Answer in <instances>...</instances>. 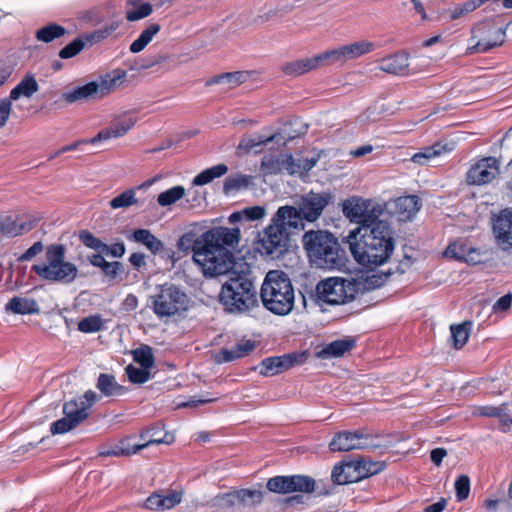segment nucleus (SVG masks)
<instances>
[{
    "mask_svg": "<svg viewBox=\"0 0 512 512\" xmlns=\"http://www.w3.org/2000/svg\"><path fill=\"white\" fill-rule=\"evenodd\" d=\"M495 243L504 252L512 253V210L504 209L492 219Z\"/></svg>",
    "mask_w": 512,
    "mask_h": 512,
    "instance_id": "obj_17",
    "label": "nucleus"
},
{
    "mask_svg": "<svg viewBox=\"0 0 512 512\" xmlns=\"http://www.w3.org/2000/svg\"><path fill=\"white\" fill-rule=\"evenodd\" d=\"M322 66H324L322 58L321 55L318 54L310 58H303L287 62L282 65L281 70L285 75L288 76H300Z\"/></svg>",
    "mask_w": 512,
    "mask_h": 512,
    "instance_id": "obj_25",
    "label": "nucleus"
},
{
    "mask_svg": "<svg viewBox=\"0 0 512 512\" xmlns=\"http://www.w3.org/2000/svg\"><path fill=\"white\" fill-rule=\"evenodd\" d=\"M355 345L352 339H339L329 343L323 348L320 355L322 357H340L350 351Z\"/></svg>",
    "mask_w": 512,
    "mask_h": 512,
    "instance_id": "obj_41",
    "label": "nucleus"
},
{
    "mask_svg": "<svg viewBox=\"0 0 512 512\" xmlns=\"http://www.w3.org/2000/svg\"><path fill=\"white\" fill-rule=\"evenodd\" d=\"M318 161L319 155L313 156L311 158H294L291 154H289L287 172L291 175L309 172L316 166Z\"/></svg>",
    "mask_w": 512,
    "mask_h": 512,
    "instance_id": "obj_36",
    "label": "nucleus"
},
{
    "mask_svg": "<svg viewBox=\"0 0 512 512\" xmlns=\"http://www.w3.org/2000/svg\"><path fill=\"white\" fill-rule=\"evenodd\" d=\"M318 302L328 305H341L350 302L355 296V284L343 278L331 277L316 285Z\"/></svg>",
    "mask_w": 512,
    "mask_h": 512,
    "instance_id": "obj_12",
    "label": "nucleus"
},
{
    "mask_svg": "<svg viewBox=\"0 0 512 512\" xmlns=\"http://www.w3.org/2000/svg\"><path fill=\"white\" fill-rule=\"evenodd\" d=\"M103 326V319L100 315H91L78 323V330L83 333H95L102 330Z\"/></svg>",
    "mask_w": 512,
    "mask_h": 512,
    "instance_id": "obj_49",
    "label": "nucleus"
},
{
    "mask_svg": "<svg viewBox=\"0 0 512 512\" xmlns=\"http://www.w3.org/2000/svg\"><path fill=\"white\" fill-rule=\"evenodd\" d=\"M125 371L129 381L134 384H143L151 378L150 370L144 367H136L130 364Z\"/></svg>",
    "mask_w": 512,
    "mask_h": 512,
    "instance_id": "obj_50",
    "label": "nucleus"
},
{
    "mask_svg": "<svg viewBox=\"0 0 512 512\" xmlns=\"http://www.w3.org/2000/svg\"><path fill=\"white\" fill-rule=\"evenodd\" d=\"M96 386L103 395L109 397L125 393V388L116 382L114 376L109 374H100Z\"/></svg>",
    "mask_w": 512,
    "mask_h": 512,
    "instance_id": "obj_38",
    "label": "nucleus"
},
{
    "mask_svg": "<svg viewBox=\"0 0 512 512\" xmlns=\"http://www.w3.org/2000/svg\"><path fill=\"white\" fill-rule=\"evenodd\" d=\"M44 250V245L41 241L35 242L31 247H29L23 254H21L17 260L19 262H28L31 261L35 256L40 254Z\"/></svg>",
    "mask_w": 512,
    "mask_h": 512,
    "instance_id": "obj_59",
    "label": "nucleus"
},
{
    "mask_svg": "<svg viewBox=\"0 0 512 512\" xmlns=\"http://www.w3.org/2000/svg\"><path fill=\"white\" fill-rule=\"evenodd\" d=\"M216 276H225L219 294L220 303L230 313L243 314L258 306V293L247 262L234 261L229 251V265L227 271L217 273Z\"/></svg>",
    "mask_w": 512,
    "mask_h": 512,
    "instance_id": "obj_3",
    "label": "nucleus"
},
{
    "mask_svg": "<svg viewBox=\"0 0 512 512\" xmlns=\"http://www.w3.org/2000/svg\"><path fill=\"white\" fill-rule=\"evenodd\" d=\"M239 505L254 507L263 500V492L258 489H239L237 490Z\"/></svg>",
    "mask_w": 512,
    "mask_h": 512,
    "instance_id": "obj_47",
    "label": "nucleus"
},
{
    "mask_svg": "<svg viewBox=\"0 0 512 512\" xmlns=\"http://www.w3.org/2000/svg\"><path fill=\"white\" fill-rule=\"evenodd\" d=\"M383 206L373 200L351 197L343 201L342 212L350 220L363 227L380 221Z\"/></svg>",
    "mask_w": 512,
    "mask_h": 512,
    "instance_id": "obj_11",
    "label": "nucleus"
},
{
    "mask_svg": "<svg viewBox=\"0 0 512 512\" xmlns=\"http://www.w3.org/2000/svg\"><path fill=\"white\" fill-rule=\"evenodd\" d=\"M151 309L158 319H171L180 317L189 308V297L183 289L172 283H165L158 287L150 296Z\"/></svg>",
    "mask_w": 512,
    "mask_h": 512,
    "instance_id": "obj_7",
    "label": "nucleus"
},
{
    "mask_svg": "<svg viewBox=\"0 0 512 512\" xmlns=\"http://www.w3.org/2000/svg\"><path fill=\"white\" fill-rule=\"evenodd\" d=\"M379 69L385 73L405 76L410 74L408 55L405 52H397L380 60Z\"/></svg>",
    "mask_w": 512,
    "mask_h": 512,
    "instance_id": "obj_24",
    "label": "nucleus"
},
{
    "mask_svg": "<svg viewBox=\"0 0 512 512\" xmlns=\"http://www.w3.org/2000/svg\"><path fill=\"white\" fill-rule=\"evenodd\" d=\"M119 27V22H111L110 24L93 31L90 35L87 36V40L91 42H100L111 36L115 31L118 30Z\"/></svg>",
    "mask_w": 512,
    "mask_h": 512,
    "instance_id": "obj_54",
    "label": "nucleus"
},
{
    "mask_svg": "<svg viewBox=\"0 0 512 512\" xmlns=\"http://www.w3.org/2000/svg\"><path fill=\"white\" fill-rule=\"evenodd\" d=\"M228 172V166L226 164H217L210 168H207L197 174L192 184L195 186H203L212 182L216 178H220Z\"/></svg>",
    "mask_w": 512,
    "mask_h": 512,
    "instance_id": "obj_37",
    "label": "nucleus"
},
{
    "mask_svg": "<svg viewBox=\"0 0 512 512\" xmlns=\"http://www.w3.org/2000/svg\"><path fill=\"white\" fill-rule=\"evenodd\" d=\"M186 190L183 186H173L157 196V203L161 207H169L185 196Z\"/></svg>",
    "mask_w": 512,
    "mask_h": 512,
    "instance_id": "obj_43",
    "label": "nucleus"
},
{
    "mask_svg": "<svg viewBox=\"0 0 512 512\" xmlns=\"http://www.w3.org/2000/svg\"><path fill=\"white\" fill-rule=\"evenodd\" d=\"M473 38H478L475 45L469 48L470 52L486 53L494 47L504 43L505 30L494 21L479 23L473 30Z\"/></svg>",
    "mask_w": 512,
    "mask_h": 512,
    "instance_id": "obj_15",
    "label": "nucleus"
},
{
    "mask_svg": "<svg viewBox=\"0 0 512 512\" xmlns=\"http://www.w3.org/2000/svg\"><path fill=\"white\" fill-rule=\"evenodd\" d=\"M136 119L132 116H123L115 120L109 127L102 129L96 136L90 138L88 142L96 144L101 141H107L112 138H120L124 136L130 129L134 127Z\"/></svg>",
    "mask_w": 512,
    "mask_h": 512,
    "instance_id": "obj_22",
    "label": "nucleus"
},
{
    "mask_svg": "<svg viewBox=\"0 0 512 512\" xmlns=\"http://www.w3.org/2000/svg\"><path fill=\"white\" fill-rule=\"evenodd\" d=\"M239 239V228L214 227L196 239L192 233L182 235L177 246L184 252L191 249L193 260L203 274L213 277L217 273L227 271L229 265L227 247L236 245Z\"/></svg>",
    "mask_w": 512,
    "mask_h": 512,
    "instance_id": "obj_1",
    "label": "nucleus"
},
{
    "mask_svg": "<svg viewBox=\"0 0 512 512\" xmlns=\"http://www.w3.org/2000/svg\"><path fill=\"white\" fill-rule=\"evenodd\" d=\"M344 242L355 261L366 267L387 263L395 249L394 231L385 220L350 230Z\"/></svg>",
    "mask_w": 512,
    "mask_h": 512,
    "instance_id": "obj_2",
    "label": "nucleus"
},
{
    "mask_svg": "<svg viewBox=\"0 0 512 512\" xmlns=\"http://www.w3.org/2000/svg\"><path fill=\"white\" fill-rule=\"evenodd\" d=\"M127 5L130 6L126 11V19L129 22L144 19L153 12L152 5L142 0H127Z\"/></svg>",
    "mask_w": 512,
    "mask_h": 512,
    "instance_id": "obj_35",
    "label": "nucleus"
},
{
    "mask_svg": "<svg viewBox=\"0 0 512 512\" xmlns=\"http://www.w3.org/2000/svg\"><path fill=\"white\" fill-rule=\"evenodd\" d=\"M472 322H464L457 325H451V336L453 340V346L456 349L462 348L469 339Z\"/></svg>",
    "mask_w": 512,
    "mask_h": 512,
    "instance_id": "obj_44",
    "label": "nucleus"
},
{
    "mask_svg": "<svg viewBox=\"0 0 512 512\" xmlns=\"http://www.w3.org/2000/svg\"><path fill=\"white\" fill-rule=\"evenodd\" d=\"M266 487L270 492L277 494H289L288 476H274L268 479Z\"/></svg>",
    "mask_w": 512,
    "mask_h": 512,
    "instance_id": "obj_51",
    "label": "nucleus"
},
{
    "mask_svg": "<svg viewBox=\"0 0 512 512\" xmlns=\"http://www.w3.org/2000/svg\"><path fill=\"white\" fill-rule=\"evenodd\" d=\"M182 500V493L171 491L167 494L153 493L145 501V507L150 510L164 511L172 509Z\"/></svg>",
    "mask_w": 512,
    "mask_h": 512,
    "instance_id": "obj_26",
    "label": "nucleus"
},
{
    "mask_svg": "<svg viewBox=\"0 0 512 512\" xmlns=\"http://www.w3.org/2000/svg\"><path fill=\"white\" fill-rule=\"evenodd\" d=\"M244 219L249 221L261 220L266 215V210L262 206H252L243 209Z\"/></svg>",
    "mask_w": 512,
    "mask_h": 512,
    "instance_id": "obj_60",
    "label": "nucleus"
},
{
    "mask_svg": "<svg viewBox=\"0 0 512 512\" xmlns=\"http://www.w3.org/2000/svg\"><path fill=\"white\" fill-rule=\"evenodd\" d=\"M126 248L123 242H117L112 245H107L103 247L102 253L112 257H122L125 254Z\"/></svg>",
    "mask_w": 512,
    "mask_h": 512,
    "instance_id": "obj_62",
    "label": "nucleus"
},
{
    "mask_svg": "<svg viewBox=\"0 0 512 512\" xmlns=\"http://www.w3.org/2000/svg\"><path fill=\"white\" fill-rule=\"evenodd\" d=\"M277 135H272L270 137H264V136H257V137H250V138H244L240 141L238 148L245 149V150H251L252 148L259 146V145H265L270 142H273L276 139Z\"/></svg>",
    "mask_w": 512,
    "mask_h": 512,
    "instance_id": "obj_56",
    "label": "nucleus"
},
{
    "mask_svg": "<svg viewBox=\"0 0 512 512\" xmlns=\"http://www.w3.org/2000/svg\"><path fill=\"white\" fill-rule=\"evenodd\" d=\"M289 242L287 230L271 220V223L258 233L255 251L265 259L277 260L288 251Z\"/></svg>",
    "mask_w": 512,
    "mask_h": 512,
    "instance_id": "obj_9",
    "label": "nucleus"
},
{
    "mask_svg": "<svg viewBox=\"0 0 512 512\" xmlns=\"http://www.w3.org/2000/svg\"><path fill=\"white\" fill-rule=\"evenodd\" d=\"M5 309L14 314L31 315L38 314L40 309L34 299L14 296L6 304Z\"/></svg>",
    "mask_w": 512,
    "mask_h": 512,
    "instance_id": "obj_31",
    "label": "nucleus"
},
{
    "mask_svg": "<svg viewBox=\"0 0 512 512\" xmlns=\"http://www.w3.org/2000/svg\"><path fill=\"white\" fill-rule=\"evenodd\" d=\"M255 349V342L252 340H242L232 346L221 350V360L231 362L233 360L247 356Z\"/></svg>",
    "mask_w": 512,
    "mask_h": 512,
    "instance_id": "obj_33",
    "label": "nucleus"
},
{
    "mask_svg": "<svg viewBox=\"0 0 512 512\" xmlns=\"http://www.w3.org/2000/svg\"><path fill=\"white\" fill-rule=\"evenodd\" d=\"M39 90V85L33 74H26L20 82L10 91L9 97L1 100H8L12 109V102L19 100L21 97L31 98Z\"/></svg>",
    "mask_w": 512,
    "mask_h": 512,
    "instance_id": "obj_28",
    "label": "nucleus"
},
{
    "mask_svg": "<svg viewBox=\"0 0 512 512\" xmlns=\"http://www.w3.org/2000/svg\"><path fill=\"white\" fill-rule=\"evenodd\" d=\"M500 163L495 157H485L471 166L466 180L471 185H485L499 174Z\"/></svg>",
    "mask_w": 512,
    "mask_h": 512,
    "instance_id": "obj_18",
    "label": "nucleus"
},
{
    "mask_svg": "<svg viewBox=\"0 0 512 512\" xmlns=\"http://www.w3.org/2000/svg\"><path fill=\"white\" fill-rule=\"evenodd\" d=\"M252 183V176L245 174H236L228 176L223 184V192L230 195L233 192L247 189Z\"/></svg>",
    "mask_w": 512,
    "mask_h": 512,
    "instance_id": "obj_40",
    "label": "nucleus"
},
{
    "mask_svg": "<svg viewBox=\"0 0 512 512\" xmlns=\"http://www.w3.org/2000/svg\"><path fill=\"white\" fill-rule=\"evenodd\" d=\"M126 71L122 69L113 70L100 81H93L63 94L68 103L87 98H102L114 89L125 79Z\"/></svg>",
    "mask_w": 512,
    "mask_h": 512,
    "instance_id": "obj_10",
    "label": "nucleus"
},
{
    "mask_svg": "<svg viewBox=\"0 0 512 512\" xmlns=\"http://www.w3.org/2000/svg\"><path fill=\"white\" fill-rule=\"evenodd\" d=\"M217 500H218L219 505H221L222 507H225V508H231L235 505H239L237 490L228 492V493H224V494L218 496Z\"/></svg>",
    "mask_w": 512,
    "mask_h": 512,
    "instance_id": "obj_61",
    "label": "nucleus"
},
{
    "mask_svg": "<svg viewBox=\"0 0 512 512\" xmlns=\"http://www.w3.org/2000/svg\"><path fill=\"white\" fill-rule=\"evenodd\" d=\"M456 499L458 502H462L469 497L470 494V479L467 475L459 476L454 484Z\"/></svg>",
    "mask_w": 512,
    "mask_h": 512,
    "instance_id": "obj_55",
    "label": "nucleus"
},
{
    "mask_svg": "<svg viewBox=\"0 0 512 512\" xmlns=\"http://www.w3.org/2000/svg\"><path fill=\"white\" fill-rule=\"evenodd\" d=\"M488 1L489 0H468L464 3L456 5L452 9H449L447 13L449 14L450 20H456L473 12Z\"/></svg>",
    "mask_w": 512,
    "mask_h": 512,
    "instance_id": "obj_45",
    "label": "nucleus"
},
{
    "mask_svg": "<svg viewBox=\"0 0 512 512\" xmlns=\"http://www.w3.org/2000/svg\"><path fill=\"white\" fill-rule=\"evenodd\" d=\"M288 155L282 153H271L264 155L261 161L260 170L264 176L280 174L287 171Z\"/></svg>",
    "mask_w": 512,
    "mask_h": 512,
    "instance_id": "obj_30",
    "label": "nucleus"
},
{
    "mask_svg": "<svg viewBox=\"0 0 512 512\" xmlns=\"http://www.w3.org/2000/svg\"><path fill=\"white\" fill-rule=\"evenodd\" d=\"M290 493L302 492L313 493L316 488V482L313 478L306 475H288Z\"/></svg>",
    "mask_w": 512,
    "mask_h": 512,
    "instance_id": "obj_39",
    "label": "nucleus"
},
{
    "mask_svg": "<svg viewBox=\"0 0 512 512\" xmlns=\"http://www.w3.org/2000/svg\"><path fill=\"white\" fill-rule=\"evenodd\" d=\"M138 203L136 188H130L114 197L109 205L112 209L128 208Z\"/></svg>",
    "mask_w": 512,
    "mask_h": 512,
    "instance_id": "obj_46",
    "label": "nucleus"
},
{
    "mask_svg": "<svg viewBox=\"0 0 512 512\" xmlns=\"http://www.w3.org/2000/svg\"><path fill=\"white\" fill-rule=\"evenodd\" d=\"M66 34V29L56 23H50L36 31L35 37L38 41L50 43Z\"/></svg>",
    "mask_w": 512,
    "mask_h": 512,
    "instance_id": "obj_42",
    "label": "nucleus"
},
{
    "mask_svg": "<svg viewBox=\"0 0 512 512\" xmlns=\"http://www.w3.org/2000/svg\"><path fill=\"white\" fill-rule=\"evenodd\" d=\"M79 239L86 247L96 250L100 253H102L103 247H106V244L104 242L95 237L89 231L80 232Z\"/></svg>",
    "mask_w": 512,
    "mask_h": 512,
    "instance_id": "obj_57",
    "label": "nucleus"
},
{
    "mask_svg": "<svg viewBox=\"0 0 512 512\" xmlns=\"http://www.w3.org/2000/svg\"><path fill=\"white\" fill-rule=\"evenodd\" d=\"M160 30L161 26L158 23H150L130 44L129 51L134 54L143 51Z\"/></svg>",
    "mask_w": 512,
    "mask_h": 512,
    "instance_id": "obj_34",
    "label": "nucleus"
},
{
    "mask_svg": "<svg viewBox=\"0 0 512 512\" xmlns=\"http://www.w3.org/2000/svg\"><path fill=\"white\" fill-rule=\"evenodd\" d=\"M512 304V293H508L502 297H500L495 304L493 305V311H506L510 308Z\"/></svg>",
    "mask_w": 512,
    "mask_h": 512,
    "instance_id": "obj_64",
    "label": "nucleus"
},
{
    "mask_svg": "<svg viewBox=\"0 0 512 512\" xmlns=\"http://www.w3.org/2000/svg\"><path fill=\"white\" fill-rule=\"evenodd\" d=\"M244 75L241 72L225 73L215 76L206 82L207 86L216 85L222 82H227L230 87H235L243 81Z\"/></svg>",
    "mask_w": 512,
    "mask_h": 512,
    "instance_id": "obj_52",
    "label": "nucleus"
},
{
    "mask_svg": "<svg viewBox=\"0 0 512 512\" xmlns=\"http://www.w3.org/2000/svg\"><path fill=\"white\" fill-rule=\"evenodd\" d=\"M302 362V355L298 353L267 357L260 362L259 372L263 376H274L294 367L295 365L301 364Z\"/></svg>",
    "mask_w": 512,
    "mask_h": 512,
    "instance_id": "obj_20",
    "label": "nucleus"
},
{
    "mask_svg": "<svg viewBox=\"0 0 512 512\" xmlns=\"http://www.w3.org/2000/svg\"><path fill=\"white\" fill-rule=\"evenodd\" d=\"M482 256L483 255L479 249L470 246L463 261L472 265H476L482 262Z\"/></svg>",
    "mask_w": 512,
    "mask_h": 512,
    "instance_id": "obj_63",
    "label": "nucleus"
},
{
    "mask_svg": "<svg viewBox=\"0 0 512 512\" xmlns=\"http://www.w3.org/2000/svg\"><path fill=\"white\" fill-rule=\"evenodd\" d=\"M303 244L311 260L321 268L334 269L342 264V251L331 233L306 232L303 236Z\"/></svg>",
    "mask_w": 512,
    "mask_h": 512,
    "instance_id": "obj_6",
    "label": "nucleus"
},
{
    "mask_svg": "<svg viewBox=\"0 0 512 512\" xmlns=\"http://www.w3.org/2000/svg\"><path fill=\"white\" fill-rule=\"evenodd\" d=\"M131 238L138 243L143 244L153 254H158L164 250L163 242L153 235L148 229H136Z\"/></svg>",
    "mask_w": 512,
    "mask_h": 512,
    "instance_id": "obj_32",
    "label": "nucleus"
},
{
    "mask_svg": "<svg viewBox=\"0 0 512 512\" xmlns=\"http://www.w3.org/2000/svg\"><path fill=\"white\" fill-rule=\"evenodd\" d=\"M279 227H286L297 229L303 227V214L300 208L294 206H281L271 219Z\"/></svg>",
    "mask_w": 512,
    "mask_h": 512,
    "instance_id": "obj_23",
    "label": "nucleus"
},
{
    "mask_svg": "<svg viewBox=\"0 0 512 512\" xmlns=\"http://www.w3.org/2000/svg\"><path fill=\"white\" fill-rule=\"evenodd\" d=\"M394 214L399 221L411 220L421 207L419 198L414 195L402 196L394 201Z\"/></svg>",
    "mask_w": 512,
    "mask_h": 512,
    "instance_id": "obj_27",
    "label": "nucleus"
},
{
    "mask_svg": "<svg viewBox=\"0 0 512 512\" xmlns=\"http://www.w3.org/2000/svg\"><path fill=\"white\" fill-rule=\"evenodd\" d=\"M452 151L447 143L437 142L431 146L422 148L419 152L413 154L410 160L418 165H427L432 160Z\"/></svg>",
    "mask_w": 512,
    "mask_h": 512,
    "instance_id": "obj_29",
    "label": "nucleus"
},
{
    "mask_svg": "<svg viewBox=\"0 0 512 512\" xmlns=\"http://www.w3.org/2000/svg\"><path fill=\"white\" fill-rule=\"evenodd\" d=\"M132 354L134 361L137 362L140 367H144L149 370L153 368L155 360L150 346L141 345L139 348L135 349Z\"/></svg>",
    "mask_w": 512,
    "mask_h": 512,
    "instance_id": "obj_48",
    "label": "nucleus"
},
{
    "mask_svg": "<svg viewBox=\"0 0 512 512\" xmlns=\"http://www.w3.org/2000/svg\"><path fill=\"white\" fill-rule=\"evenodd\" d=\"M375 44L368 40H360L342 45L320 53L324 66L344 64L347 61L359 58L375 50Z\"/></svg>",
    "mask_w": 512,
    "mask_h": 512,
    "instance_id": "obj_14",
    "label": "nucleus"
},
{
    "mask_svg": "<svg viewBox=\"0 0 512 512\" xmlns=\"http://www.w3.org/2000/svg\"><path fill=\"white\" fill-rule=\"evenodd\" d=\"M66 248L63 244H51L45 250L44 263L34 264L31 271L41 280L69 284L78 275L77 266L65 260Z\"/></svg>",
    "mask_w": 512,
    "mask_h": 512,
    "instance_id": "obj_5",
    "label": "nucleus"
},
{
    "mask_svg": "<svg viewBox=\"0 0 512 512\" xmlns=\"http://www.w3.org/2000/svg\"><path fill=\"white\" fill-rule=\"evenodd\" d=\"M131 438H123L118 443L110 446V447H102L99 451V455L102 457L108 456H130L138 453L144 448L152 445V444H170L172 443L173 437L166 434L164 438L161 439H150L142 444H130Z\"/></svg>",
    "mask_w": 512,
    "mask_h": 512,
    "instance_id": "obj_19",
    "label": "nucleus"
},
{
    "mask_svg": "<svg viewBox=\"0 0 512 512\" xmlns=\"http://www.w3.org/2000/svg\"><path fill=\"white\" fill-rule=\"evenodd\" d=\"M331 199L332 196L328 192H310L301 197L298 207L302 211L303 217L306 221L314 222L321 216L324 208L329 204Z\"/></svg>",
    "mask_w": 512,
    "mask_h": 512,
    "instance_id": "obj_21",
    "label": "nucleus"
},
{
    "mask_svg": "<svg viewBox=\"0 0 512 512\" xmlns=\"http://www.w3.org/2000/svg\"><path fill=\"white\" fill-rule=\"evenodd\" d=\"M264 308L275 315L286 316L294 307L295 291L289 276L282 270H270L260 288Z\"/></svg>",
    "mask_w": 512,
    "mask_h": 512,
    "instance_id": "obj_4",
    "label": "nucleus"
},
{
    "mask_svg": "<svg viewBox=\"0 0 512 512\" xmlns=\"http://www.w3.org/2000/svg\"><path fill=\"white\" fill-rule=\"evenodd\" d=\"M469 247L470 245L464 241H455L447 246L444 254L447 257L463 261Z\"/></svg>",
    "mask_w": 512,
    "mask_h": 512,
    "instance_id": "obj_53",
    "label": "nucleus"
},
{
    "mask_svg": "<svg viewBox=\"0 0 512 512\" xmlns=\"http://www.w3.org/2000/svg\"><path fill=\"white\" fill-rule=\"evenodd\" d=\"M371 435L361 431H342L335 434L329 443L331 451L346 452L374 448Z\"/></svg>",
    "mask_w": 512,
    "mask_h": 512,
    "instance_id": "obj_16",
    "label": "nucleus"
},
{
    "mask_svg": "<svg viewBox=\"0 0 512 512\" xmlns=\"http://www.w3.org/2000/svg\"><path fill=\"white\" fill-rule=\"evenodd\" d=\"M84 48V42L77 38L73 40L71 43L67 44L65 47H63L60 52L59 56L62 59H69L77 54H79Z\"/></svg>",
    "mask_w": 512,
    "mask_h": 512,
    "instance_id": "obj_58",
    "label": "nucleus"
},
{
    "mask_svg": "<svg viewBox=\"0 0 512 512\" xmlns=\"http://www.w3.org/2000/svg\"><path fill=\"white\" fill-rule=\"evenodd\" d=\"M98 395L88 390L83 396L66 402L63 406L64 417L51 424L53 435L69 432L83 422L89 415V409L97 402Z\"/></svg>",
    "mask_w": 512,
    "mask_h": 512,
    "instance_id": "obj_8",
    "label": "nucleus"
},
{
    "mask_svg": "<svg viewBox=\"0 0 512 512\" xmlns=\"http://www.w3.org/2000/svg\"><path fill=\"white\" fill-rule=\"evenodd\" d=\"M383 465L364 459L351 460L337 464L332 470V480L338 485L359 482L364 478L380 472Z\"/></svg>",
    "mask_w": 512,
    "mask_h": 512,
    "instance_id": "obj_13",
    "label": "nucleus"
}]
</instances>
